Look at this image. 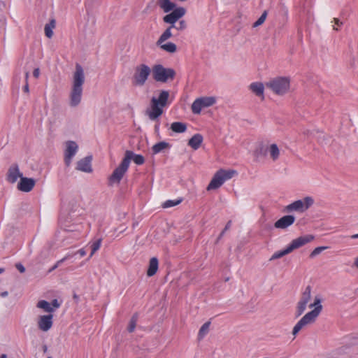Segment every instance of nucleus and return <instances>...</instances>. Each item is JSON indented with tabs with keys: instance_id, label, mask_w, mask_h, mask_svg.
Here are the masks:
<instances>
[{
	"instance_id": "obj_56",
	"label": "nucleus",
	"mask_w": 358,
	"mask_h": 358,
	"mask_svg": "<svg viewBox=\"0 0 358 358\" xmlns=\"http://www.w3.org/2000/svg\"><path fill=\"white\" fill-rule=\"evenodd\" d=\"M333 29H334V30H336V31L338 30V29L337 28V26L334 27Z\"/></svg>"
},
{
	"instance_id": "obj_48",
	"label": "nucleus",
	"mask_w": 358,
	"mask_h": 358,
	"mask_svg": "<svg viewBox=\"0 0 358 358\" xmlns=\"http://www.w3.org/2000/svg\"><path fill=\"white\" fill-rule=\"evenodd\" d=\"M39 75H40V70L38 68H36L33 71V76L36 78H38L39 77Z\"/></svg>"
},
{
	"instance_id": "obj_5",
	"label": "nucleus",
	"mask_w": 358,
	"mask_h": 358,
	"mask_svg": "<svg viewBox=\"0 0 358 358\" xmlns=\"http://www.w3.org/2000/svg\"><path fill=\"white\" fill-rule=\"evenodd\" d=\"M152 72L153 78L161 83H166L169 80H173L176 76V71L173 69L164 68L161 64L155 65Z\"/></svg>"
},
{
	"instance_id": "obj_14",
	"label": "nucleus",
	"mask_w": 358,
	"mask_h": 358,
	"mask_svg": "<svg viewBox=\"0 0 358 358\" xmlns=\"http://www.w3.org/2000/svg\"><path fill=\"white\" fill-rule=\"evenodd\" d=\"M36 180L34 178L21 177L17 184V189L24 192H29L35 186Z\"/></svg>"
},
{
	"instance_id": "obj_18",
	"label": "nucleus",
	"mask_w": 358,
	"mask_h": 358,
	"mask_svg": "<svg viewBox=\"0 0 358 358\" xmlns=\"http://www.w3.org/2000/svg\"><path fill=\"white\" fill-rule=\"evenodd\" d=\"M295 221V217L294 215H285L277 220L274 227L277 229H286L291 226Z\"/></svg>"
},
{
	"instance_id": "obj_8",
	"label": "nucleus",
	"mask_w": 358,
	"mask_h": 358,
	"mask_svg": "<svg viewBox=\"0 0 358 358\" xmlns=\"http://www.w3.org/2000/svg\"><path fill=\"white\" fill-rule=\"evenodd\" d=\"M129 166L127 161L122 159L120 164L113 171L111 176L109 177V184L110 185L114 183H120L123 178L124 173L127 171Z\"/></svg>"
},
{
	"instance_id": "obj_35",
	"label": "nucleus",
	"mask_w": 358,
	"mask_h": 358,
	"mask_svg": "<svg viewBox=\"0 0 358 358\" xmlns=\"http://www.w3.org/2000/svg\"><path fill=\"white\" fill-rule=\"evenodd\" d=\"M137 320H138V314L135 313L133 315V316L131 317V318L129 321V325L127 327V330L129 332L131 333L134 331L136 326Z\"/></svg>"
},
{
	"instance_id": "obj_40",
	"label": "nucleus",
	"mask_w": 358,
	"mask_h": 358,
	"mask_svg": "<svg viewBox=\"0 0 358 358\" xmlns=\"http://www.w3.org/2000/svg\"><path fill=\"white\" fill-rule=\"evenodd\" d=\"M181 202H182L181 199H177V200H168L163 203L162 206H163V208H170V207L177 206V205L180 204Z\"/></svg>"
},
{
	"instance_id": "obj_7",
	"label": "nucleus",
	"mask_w": 358,
	"mask_h": 358,
	"mask_svg": "<svg viewBox=\"0 0 358 358\" xmlns=\"http://www.w3.org/2000/svg\"><path fill=\"white\" fill-rule=\"evenodd\" d=\"M311 299V287L307 286L303 292L296 310V317H299L306 310L307 304Z\"/></svg>"
},
{
	"instance_id": "obj_44",
	"label": "nucleus",
	"mask_w": 358,
	"mask_h": 358,
	"mask_svg": "<svg viewBox=\"0 0 358 358\" xmlns=\"http://www.w3.org/2000/svg\"><path fill=\"white\" fill-rule=\"evenodd\" d=\"M231 221H229V222L227 223V224H226V226H225V227H224V230H223V231L221 232V234H220V236H219V237H218V239H220V238L224 235V234L225 233V231H226L227 230H228V229L230 228V227H231Z\"/></svg>"
},
{
	"instance_id": "obj_41",
	"label": "nucleus",
	"mask_w": 358,
	"mask_h": 358,
	"mask_svg": "<svg viewBox=\"0 0 358 358\" xmlns=\"http://www.w3.org/2000/svg\"><path fill=\"white\" fill-rule=\"evenodd\" d=\"M326 249H327V247H326V246H320V247H317V248H315L311 252V253L310 255V258L315 257V256L318 255L319 254H320L322 251H324Z\"/></svg>"
},
{
	"instance_id": "obj_34",
	"label": "nucleus",
	"mask_w": 358,
	"mask_h": 358,
	"mask_svg": "<svg viewBox=\"0 0 358 358\" xmlns=\"http://www.w3.org/2000/svg\"><path fill=\"white\" fill-rule=\"evenodd\" d=\"M289 253H290V252H289L288 248L287 247L285 249H284V250H282L281 251L275 252L271 257V258L269 259V261H273V260H275V259H280V258L282 257L283 256H285L286 255H288Z\"/></svg>"
},
{
	"instance_id": "obj_30",
	"label": "nucleus",
	"mask_w": 358,
	"mask_h": 358,
	"mask_svg": "<svg viewBox=\"0 0 358 358\" xmlns=\"http://www.w3.org/2000/svg\"><path fill=\"white\" fill-rule=\"evenodd\" d=\"M172 28L173 27L170 26L163 32V34L160 36L159 38L158 39L157 45H161L163 42L166 41L172 36Z\"/></svg>"
},
{
	"instance_id": "obj_28",
	"label": "nucleus",
	"mask_w": 358,
	"mask_h": 358,
	"mask_svg": "<svg viewBox=\"0 0 358 358\" xmlns=\"http://www.w3.org/2000/svg\"><path fill=\"white\" fill-rule=\"evenodd\" d=\"M268 150L270 154L271 158L273 161H276L279 158L280 150L276 144L273 143L270 145V146L268 148Z\"/></svg>"
},
{
	"instance_id": "obj_20",
	"label": "nucleus",
	"mask_w": 358,
	"mask_h": 358,
	"mask_svg": "<svg viewBox=\"0 0 358 358\" xmlns=\"http://www.w3.org/2000/svg\"><path fill=\"white\" fill-rule=\"evenodd\" d=\"M309 307L314 308V309L308 313L317 318L322 310V306L321 305L320 296H315L313 303H310L309 305Z\"/></svg>"
},
{
	"instance_id": "obj_12",
	"label": "nucleus",
	"mask_w": 358,
	"mask_h": 358,
	"mask_svg": "<svg viewBox=\"0 0 358 358\" xmlns=\"http://www.w3.org/2000/svg\"><path fill=\"white\" fill-rule=\"evenodd\" d=\"M163 113V108L157 104L155 97L151 99L150 108L146 110V114L152 120L157 119Z\"/></svg>"
},
{
	"instance_id": "obj_38",
	"label": "nucleus",
	"mask_w": 358,
	"mask_h": 358,
	"mask_svg": "<svg viewBox=\"0 0 358 358\" xmlns=\"http://www.w3.org/2000/svg\"><path fill=\"white\" fill-rule=\"evenodd\" d=\"M210 324V323L209 322H207L200 328L199 331V338L200 339H201L208 332Z\"/></svg>"
},
{
	"instance_id": "obj_57",
	"label": "nucleus",
	"mask_w": 358,
	"mask_h": 358,
	"mask_svg": "<svg viewBox=\"0 0 358 358\" xmlns=\"http://www.w3.org/2000/svg\"><path fill=\"white\" fill-rule=\"evenodd\" d=\"M333 29H334V30H336V31L338 30V29L337 28V26L334 27Z\"/></svg>"
},
{
	"instance_id": "obj_24",
	"label": "nucleus",
	"mask_w": 358,
	"mask_h": 358,
	"mask_svg": "<svg viewBox=\"0 0 358 358\" xmlns=\"http://www.w3.org/2000/svg\"><path fill=\"white\" fill-rule=\"evenodd\" d=\"M158 269V259L156 257H152L149 262L148 269L147 271V275L148 276H152L156 273Z\"/></svg>"
},
{
	"instance_id": "obj_23",
	"label": "nucleus",
	"mask_w": 358,
	"mask_h": 358,
	"mask_svg": "<svg viewBox=\"0 0 358 358\" xmlns=\"http://www.w3.org/2000/svg\"><path fill=\"white\" fill-rule=\"evenodd\" d=\"M158 4L165 13L170 12L176 7V4L170 0H158Z\"/></svg>"
},
{
	"instance_id": "obj_29",
	"label": "nucleus",
	"mask_w": 358,
	"mask_h": 358,
	"mask_svg": "<svg viewBox=\"0 0 358 358\" xmlns=\"http://www.w3.org/2000/svg\"><path fill=\"white\" fill-rule=\"evenodd\" d=\"M56 21L54 19H52L48 24H46L44 28L45 36L50 38L53 36L52 29L55 27Z\"/></svg>"
},
{
	"instance_id": "obj_39",
	"label": "nucleus",
	"mask_w": 358,
	"mask_h": 358,
	"mask_svg": "<svg viewBox=\"0 0 358 358\" xmlns=\"http://www.w3.org/2000/svg\"><path fill=\"white\" fill-rule=\"evenodd\" d=\"M267 17V11L264 10L259 18L253 24L252 27H257L262 25L266 20Z\"/></svg>"
},
{
	"instance_id": "obj_55",
	"label": "nucleus",
	"mask_w": 358,
	"mask_h": 358,
	"mask_svg": "<svg viewBox=\"0 0 358 358\" xmlns=\"http://www.w3.org/2000/svg\"><path fill=\"white\" fill-rule=\"evenodd\" d=\"M0 358H7V355L6 354H2L1 356H0Z\"/></svg>"
},
{
	"instance_id": "obj_60",
	"label": "nucleus",
	"mask_w": 358,
	"mask_h": 358,
	"mask_svg": "<svg viewBox=\"0 0 358 358\" xmlns=\"http://www.w3.org/2000/svg\"><path fill=\"white\" fill-rule=\"evenodd\" d=\"M48 358H51V357H48Z\"/></svg>"
},
{
	"instance_id": "obj_4",
	"label": "nucleus",
	"mask_w": 358,
	"mask_h": 358,
	"mask_svg": "<svg viewBox=\"0 0 358 358\" xmlns=\"http://www.w3.org/2000/svg\"><path fill=\"white\" fill-rule=\"evenodd\" d=\"M150 73L151 69L146 64H141L137 66L132 77V84L134 86H143Z\"/></svg>"
},
{
	"instance_id": "obj_15",
	"label": "nucleus",
	"mask_w": 358,
	"mask_h": 358,
	"mask_svg": "<svg viewBox=\"0 0 358 358\" xmlns=\"http://www.w3.org/2000/svg\"><path fill=\"white\" fill-rule=\"evenodd\" d=\"M22 173L20 172L17 164H12L7 173V180L10 183H15L20 178L21 179Z\"/></svg>"
},
{
	"instance_id": "obj_1",
	"label": "nucleus",
	"mask_w": 358,
	"mask_h": 358,
	"mask_svg": "<svg viewBox=\"0 0 358 358\" xmlns=\"http://www.w3.org/2000/svg\"><path fill=\"white\" fill-rule=\"evenodd\" d=\"M85 83V73L83 67L76 64V70L73 74L72 85L69 95V105L76 107L81 101L83 94V85Z\"/></svg>"
},
{
	"instance_id": "obj_37",
	"label": "nucleus",
	"mask_w": 358,
	"mask_h": 358,
	"mask_svg": "<svg viewBox=\"0 0 358 358\" xmlns=\"http://www.w3.org/2000/svg\"><path fill=\"white\" fill-rule=\"evenodd\" d=\"M73 257V255H72V254H67L64 257H63L60 260L57 261L56 262V264L51 268H50L48 272L50 273V272L53 271L55 269L58 268L61 265L62 263H63L64 262L68 260L69 259H70V258H71Z\"/></svg>"
},
{
	"instance_id": "obj_9",
	"label": "nucleus",
	"mask_w": 358,
	"mask_h": 358,
	"mask_svg": "<svg viewBox=\"0 0 358 358\" xmlns=\"http://www.w3.org/2000/svg\"><path fill=\"white\" fill-rule=\"evenodd\" d=\"M163 17L164 22L170 24L171 27H175L176 22L182 17L186 13V9L183 7H178Z\"/></svg>"
},
{
	"instance_id": "obj_26",
	"label": "nucleus",
	"mask_w": 358,
	"mask_h": 358,
	"mask_svg": "<svg viewBox=\"0 0 358 358\" xmlns=\"http://www.w3.org/2000/svg\"><path fill=\"white\" fill-rule=\"evenodd\" d=\"M170 129L175 133H184L187 130V124L181 122H174Z\"/></svg>"
},
{
	"instance_id": "obj_53",
	"label": "nucleus",
	"mask_w": 358,
	"mask_h": 358,
	"mask_svg": "<svg viewBox=\"0 0 358 358\" xmlns=\"http://www.w3.org/2000/svg\"><path fill=\"white\" fill-rule=\"evenodd\" d=\"M8 292H6H6H3L1 293V296L6 297V296H8Z\"/></svg>"
},
{
	"instance_id": "obj_3",
	"label": "nucleus",
	"mask_w": 358,
	"mask_h": 358,
	"mask_svg": "<svg viewBox=\"0 0 358 358\" xmlns=\"http://www.w3.org/2000/svg\"><path fill=\"white\" fill-rule=\"evenodd\" d=\"M237 174L234 170L220 169L215 173L211 181L207 187V190L216 189L221 187L222 184Z\"/></svg>"
},
{
	"instance_id": "obj_17",
	"label": "nucleus",
	"mask_w": 358,
	"mask_h": 358,
	"mask_svg": "<svg viewBox=\"0 0 358 358\" xmlns=\"http://www.w3.org/2000/svg\"><path fill=\"white\" fill-rule=\"evenodd\" d=\"M123 159L126 160V162L127 161V165L129 166L131 159L137 165H141L145 162V159L143 156L141 155H136L131 150H127L125 152L124 157L123 158Z\"/></svg>"
},
{
	"instance_id": "obj_6",
	"label": "nucleus",
	"mask_w": 358,
	"mask_h": 358,
	"mask_svg": "<svg viewBox=\"0 0 358 358\" xmlns=\"http://www.w3.org/2000/svg\"><path fill=\"white\" fill-rule=\"evenodd\" d=\"M314 203V199L310 196H306L303 199L297 200L286 206L287 212L298 211L304 212Z\"/></svg>"
},
{
	"instance_id": "obj_54",
	"label": "nucleus",
	"mask_w": 358,
	"mask_h": 358,
	"mask_svg": "<svg viewBox=\"0 0 358 358\" xmlns=\"http://www.w3.org/2000/svg\"><path fill=\"white\" fill-rule=\"evenodd\" d=\"M351 238H352V239L358 238V234L351 236Z\"/></svg>"
},
{
	"instance_id": "obj_45",
	"label": "nucleus",
	"mask_w": 358,
	"mask_h": 358,
	"mask_svg": "<svg viewBox=\"0 0 358 358\" xmlns=\"http://www.w3.org/2000/svg\"><path fill=\"white\" fill-rule=\"evenodd\" d=\"M15 267L21 273H24L25 271L24 266L22 264H20V263L17 264L15 265Z\"/></svg>"
},
{
	"instance_id": "obj_36",
	"label": "nucleus",
	"mask_w": 358,
	"mask_h": 358,
	"mask_svg": "<svg viewBox=\"0 0 358 358\" xmlns=\"http://www.w3.org/2000/svg\"><path fill=\"white\" fill-rule=\"evenodd\" d=\"M203 108L199 99H196L192 104V111L194 114H199Z\"/></svg>"
},
{
	"instance_id": "obj_2",
	"label": "nucleus",
	"mask_w": 358,
	"mask_h": 358,
	"mask_svg": "<svg viewBox=\"0 0 358 358\" xmlns=\"http://www.w3.org/2000/svg\"><path fill=\"white\" fill-rule=\"evenodd\" d=\"M265 86L274 94L282 96L289 90L290 80L287 77H276L266 82Z\"/></svg>"
},
{
	"instance_id": "obj_59",
	"label": "nucleus",
	"mask_w": 358,
	"mask_h": 358,
	"mask_svg": "<svg viewBox=\"0 0 358 358\" xmlns=\"http://www.w3.org/2000/svg\"><path fill=\"white\" fill-rule=\"evenodd\" d=\"M155 129L157 130L158 129V126H155Z\"/></svg>"
},
{
	"instance_id": "obj_50",
	"label": "nucleus",
	"mask_w": 358,
	"mask_h": 358,
	"mask_svg": "<svg viewBox=\"0 0 358 358\" xmlns=\"http://www.w3.org/2000/svg\"><path fill=\"white\" fill-rule=\"evenodd\" d=\"M353 266L356 267L358 269V257L355 258Z\"/></svg>"
},
{
	"instance_id": "obj_21",
	"label": "nucleus",
	"mask_w": 358,
	"mask_h": 358,
	"mask_svg": "<svg viewBox=\"0 0 358 358\" xmlns=\"http://www.w3.org/2000/svg\"><path fill=\"white\" fill-rule=\"evenodd\" d=\"M203 142V136L199 134H194L188 141V145L197 150Z\"/></svg>"
},
{
	"instance_id": "obj_46",
	"label": "nucleus",
	"mask_w": 358,
	"mask_h": 358,
	"mask_svg": "<svg viewBox=\"0 0 358 358\" xmlns=\"http://www.w3.org/2000/svg\"><path fill=\"white\" fill-rule=\"evenodd\" d=\"M72 255H76V254H79L80 257H84L86 255V251L85 249H80L78 252L75 253H71Z\"/></svg>"
},
{
	"instance_id": "obj_11",
	"label": "nucleus",
	"mask_w": 358,
	"mask_h": 358,
	"mask_svg": "<svg viewBox=\"0 0 358 358\" xmlns=\"http://www.w3.org/2000/svg\"><path fill=\"white\" fill-rule=\"evenodd\" d=\"M314 239V236L313 235H306L303 236H299L295 239H294L291 243L287 246L290 253L298 249L306 243H310Z\"/></svg>"
},
{
	"instance_id": "obj_16",
	"label": "nucleus",
	"mask_w": 358,
	"mask_h": 358,
	"mask_svg": "<svg viewBox=\"0 0 358 358\" xmlns=\"http://www.w3.org/2000/svg\"><path fill=\"white\" fill-rule=\"evenodd\" d=\"M52 315L40 316L38 327L43 331H48L52 326Z\"/></svg>"
},
{
	"instance_id": "obj_13",
	"label": "nucleus",
	"mask_w": 358,
	"mask_h": 358,
	"mask_svg": "<svg viewBox=\"0 0 358 358\" xmlns=\"http://www.w3.org/2000/svg\"><path fill=\"white\" fill-rule=\"evenodd\" d=\"M78 145L74 141H69L66 143V148L65 150L64 162L66 166H69L73 157L76 155L78 150Z\"/></svg>"
},
{
	"instance_id": "obj_42",
	"label": "nucleus",
	"mask_w": 358,
	"mask_h": 358,
	"mask_svg": "<svg viewBox=\"0 0 358 358\" xmlns=\"http://www.w3.org/2000/svg\"><path fill=\"white\" fill-rule=\"evenodd\" d=\"M101 239H99L96 241H95L94 243H93V244L92 245V252L90 255V257H91L99 249V248L101 246Z\"/></svg>"
},
{
	"instance_id": "obj_22",
	"label": "nucleus",
	"mask_w": 358,
	"mask_h": 358,
	"mask_svg": "<svg viewBox=\"0 0 358 358\" xmlns=\"http://www.w3.org/2000/svg\"><path fill=\"white\" fill-rule=\"evenodd\" d=\"M250 89L257 96H262L264 99V86L262 83H252L250 85Z\"/></svg>"
},
{
	"instance_id": "obj_10",
	"label": "nucleus",
	"mask_w": 358,
	"mask_h": 358,
	"mask_svg": "<svg viewBox=\"0 0 358 358\" xmlns=\"http://www.w3.org/2000/svg\"><path fill=\"white\" fill-rule=\"evenodd\" d=\"M316 319L317 318L313 316L311 314L307 313L294 327L292 334L296 336L305 327L314 323Z\"/></svg>"
},
{
	"instance_id": "obj_25",
	"label": "nucleus",
	"mask_w": 358,
	"mask_h": 358,
	"mask_svg": "<svg viewBox=\"0 0 358 358\" xmlns=\"http://www.w3.org/2000/svg\"><path fill=\"white\" fill-rule=\"evenodd\" d=\"M169 96V93L168 91L162 90L158 98H155V101H157V104L164 108L166 106L168 102V99Z\"/></svg>"
},
{
	"instance_id": "obj_32",
	"label": "nucleus",
	"mask_w": 358,
	"mask_h": 358,
	"mask_svg": "<svg viewBox=\"0 0 358 358\" xmlns=\"http://www.w3.org/2000/svg\"><path fill=\"white\" fill-rule=\"evenodd\" d=\"M36 306L39 308L43 309L48 313H52L54 311V308L51 306V304L45 300L39 301Z\"/></svg>"
},
{
	"instance_id": "obj_49",
	"label": "nucleus",
	"mask_w": 358,
	"mask_h": 358,
	"mask_svg": "<svg viewBox=\"0 0 358 358\" xmlns=\"http://www.w3.org/2000/svg\"><path fill=\"white\" fill-rule=\"evenodd\" d=\"M333 22L335 23L337 26H341L343 24V22L339 20L338 18H334Z\"/></svg>"
},
{
	"instance_id": "obj_52",
	"label": "nucleus",
	"mask_w": 358,
	"mask_h": 358,
	"mask_svg": "<svg viewBox=\"0 0 358 358\" xmlns=\"http://www.w3.org/2000/svg\"><path fill=\"white\" fill-rule=\"evenodd\" d=\"M29 72L28 71H27L25 72V81L26 82H28V78H29Z\"/></svg>"
},
{
	"instance_id": "obj_51",
	"label": "nucleus",
	"mask_w": 358,
	"mask_h": 358,
	"mask_svg": "<svg viewBox=\"0 0 358 358\" xmlns=\"http://www.w3.org/2000/svg\"><path fill=\"white\" fill-rule=\"evenodd\" d=\"M24 91L27 93L29 92V85H28V82H26L25 83V85L24 87Z\"/></svg>"
},
{
	"instance_id": "obj_31",
	"label": "nucleus",
	"mask_w": 358,
	"mask_h": 358,
	"mask_svg": "<svg viewBox=\"0 0 358 358\" xmlns=\"http://www.w3.org/2000/svg\"><path fill=\"white\" fill-rule=\"evenodd\" d=\"M203 108L213 106L215 103V99L212 96L199 98Z\"/></svg>"
},
{
	"instance_id": "obj_58",
	"label": "nucleus",
	"mask_w": 358,
	"mask_h": 358,
	"mask_svg": "<svg viewBox=\"0 0 358 358\" xmlns=\"http://www.w3.org/2000/svg\"><path fill=\"white\" fill-rule=\"evenodd\" d=\"M4 271V269L2 268H0V273H3Z\"/></svg>"
},
{
	"instance_id": "obj_43",
	"label": "nucleus",
	"mask_w": 358,
	"mask_h": 358,
	"mask_svg": "<svg viewBox=\"0 0 358 358\" xmlns=\"http://www.w3.org/2000/svg\"><path fill=\"white\" fill-rule=\"evenodd\" d=\"M173 28L176 29L178 31H183L187 28V22L185 20H182L178 23V24H175Z\"/></svg>"
},
{
	"instance_id": "obj_33",
	"label": "nucleus",
	"mask_w": 358,
	"mask_h": 358,
	"mask_svg": "<svg viewBox=\"0 0 358 358\" xmlns=\"http://www.w3.org/2000/svg\"><path fill=\"white\" fill-rule=\"evenodd\" d=\"M161 48L168 52L173 53L176 51L177 47L176 45L173 43H167L166 44H161L159 45Z\"/></svg>"
},
{
	"instance_id": "obj_19",
	"label": "nucleus",
	"mask_w": 358,
	"mask_h": 358,
	"mask_svg": "<svg viewBox=\"0 0 358 358\" xmlns=\"http://www.w3.org/2000/svg\"><path fill=\"white\" fill-rule=\"evenodd\" d=\"M91 160V157H86L80 159L77 163V169L83 172L91 173L92 171Z\"/></svg>"
},
{
	"instance_id": "obj_47",
	"label": "nucleus",
	"mask_w": 358,
	"mask_h": 358,
	"mask_svg": "<svg viewBox=\"0 0 358 358\" xmlns=\"http://www.w3.org/2000/svg\"><path fill=\"white\" fill-rule=\"evenodd\" d=\"M50 304L53 308H58L60 306V304L57 299H54Z\"/></svg>"
},
{
	"instance_id": "obj_27",
	"label": "nucleus",
	"mask_w": 358,
	"mask_h": 358,
	"mask_svg": "<svg viewBox=\"0 0 358 358\" xmlns=\"http://www.w3.org/2000/svg\"><path fill=\"white\" fill-rule=\"evenodd\" d=\"M170 145L169 143L165 142V141H161L159 143H156L154 145L152 148L153 154H157L160 152H162L164 150L169 148Z\"/></svg>"
}]
</instances>
